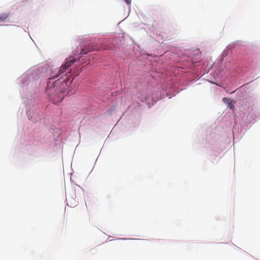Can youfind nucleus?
Here are the masks:
<instances>
[{"label": "nucleus", "mask_w": 260, "mask_h": 260, "mask_svg": "<svg viewBox=\"0 0 260 260\" xmlns=\"http://www.w3.org/2000/svg\"><path fill=\"white\" fill-rule=\"evenodd\" d=\"M102 49V47H99L94 45H88L81 49V54H86L92 51H99Z\"/></svg>", "instance_id": "obj_3"}, {"label": "nucleus", "mask_w": 260, "mask_h": 260, "mask_svg": "<svg viewBox=\"0 0 260 260\" xmlns=\"http://www.w3.org/2000/svg\"><path fill=\"white\" fill-rule=\"evenodd\" d=\"M125 1V2L127 4V5H130L131 4V0H124Z\"/></svg>", "instance_id": "obj_5"}, {"label": "nucleus", "mask_w": 260, "mask_h": 260, "mask_svg": "<svg viewBox=\"0 0 260 260\" xmlns=\"http://www.w3.org/2000/svg\"><path fill=\"white\" fill-rule=\"evenodd\" d=\"M53 79L54 77L48 79L45 92L49 100L56 104L61 102L66 95L67 83L69 78L68 76L65 75L55 81Z\"/></svg>", "instance_id": "obj_1"}, {"label": "nucleus", "mask_w": 260, "mask_h": 260, "mask_svg": "<svg viewBox=\"0 0 260 260\" xmlns=\"http://www.w3.org/2000/svg\"><path fill=\"white\" fill-rule=\"evenodd\" d=\"M76 60L72 58H69L68 59L64 62V64L61 66L56 75H55L54 76H53L52 77H54V79L55 78H57L58 76H59L61 74H63L71 66V65L75 62Z\"/></svg>", "instance_id": "obj_2"}, {"label": "nucleus", "mask_w": 260, "mask_h": 260, "mask_svg": "<svg viewBox=\"0 0 260 260\" xmlns=\"http://www.w3.org/2000/svg\"><path fill=\"white\" fill-rule=\"evenodd\" d=\"M9 13H5L0 14V22H4L8 18Z\"/></svg>", "instance_id": "obj_4"}, {"label": "nucleus", "mask_w": 260, "mask_h": 260, "mask_svg": "<svg viewBox=\"0 0 260 260\" xmlns=\"http://www.w3.org/2000/svg\"><path fill=\"white\" fill-rule=\"evenodd\" d=\"M223 100L225 102V100H226V101H228V99L227 98H223Z\"/></svg>", "instance_id": "obj_6"}]
</instances>
